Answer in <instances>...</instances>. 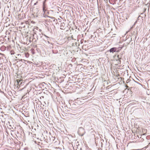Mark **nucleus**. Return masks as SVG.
<instances>
[{"mask_svg":"<svg viewBox=\"0 0 150 150\" xmlns=\"http://www.w3.org/2000/svg\"><path fill=\"white\" fill-rule=\"evenodd\" d=\"M16 80L17 83L16 84H17L20 86L21 84L22 81V79H16Z\"/></svg>","mask_w":150,"mask_h":150,"instance_id":"7ed1b4c3","label":"nucleus"},{"mask_svg":"<svg viewBox=\"0 0 150 150\" xmlns=\"http://www.w3.org/2000/svg\"><path fill=\"white\" fill-rule=\"evenodd\" d=\"M22 60L23 59H21V60H20V61H22Z\"/></svg>","mask_w":150,"mask_h":150,"instance_id":"1a4fd4ad","label":"nucleus"},{"mask_svg":"<svg viewBox=\"0 0 150 150\" xmlns=\"http://www.w3.org/2000/svg\"><path fill=\"white\" fill-rule=\"evenodd\" d=\"M46 7L44 5L43 7V10L44 12V13H45V11H46Z\"/></svg>","mask_w":150,"mask_h":150,"instance_id":"39448f33","label":"nucleus"},{"mask_svg":"<svg viewBox=\"0 0 150 150\" xmlns=\"http://www.w3.org/2000/svg\"><path fill=\"white\" fill-rule=\"evenodd\" d=\"M65 24L64 23H62L60 24V28L62 30H64L65 29Z\"/></svg>","mask_w":150,"mask_h":150,"instance_id":"20e7f679","label":"nucleus"},{"mask_svg":"<svg viewBox=\"0 0 150 150\" xmlns=\"http://www.w3.org/2000/svg\"><path fill=\"white\" fill-rule=\"evenodd\" d=\"M25 56L26 57L28 58L29 56V54L28 52H26L25 53Z\"/></svg>","mask_w":150,"mask_h":150,"instance_id":"423d86ee","label":"nucleus"},{"mask_svg":"<svg viewBox=\"0 0 150 150\" xmlns=\"http://www.w3.org/2000/svg\"><path fill=\"white\" fill-rule=\"evenodd\" d=\"M117 48L116 47H113L110 49V52L113 53L115 52H118V51L117 50Z\"/></svg>","mask_w":150,"mask_h":150,"instance_id":"f03ea898","label":"nucleus"},{"mask_svg":"<svg viewBox=\"0 0 150 150\" xmlns=\"http://www.w3.org/2000/svg\"><path fill=\"white\" fill-rule=\"evenodd\" d=\"M79 133L81 136H83L84 134V130L82 128L80 129L79 130Z\"/></svg>","mask_w":150,"mask_h":150,"instance_id":"f257e3e1","label":"nucleus"},{"mask_svg":"<svg viewBox=\"0 0 150 150\" xmlns=\"http://www.w3.org/2000/svg\"><path fill=\"white\" fill-rule=\"evenodd\" d=\"M118 62H119V63H120V61L119 60H118Z\"/></svg>","mask_w":150,"mask_h":150,"instance_id":"6e6552de","label":"nucleus"},{"mask_svg":"<svg viewBox=\"0 0 150 150\" xmlns=\"http://www.w3.org/2000/svg\"><path fill=\"white\" fill-rule=\"evenodd\" d=\"M135 150V149H133V150Z\"/></svg>","mask_w":150,"mask_h":150,"instance_id":"9b49d317","label":"nucleus"},{"mask_svg":"<svg viewBox=\"0 0 150 150\" xmlns=\"http://www.w3.org/2000/svg\"><path fill=\"white\" fill-rule=\"evenodd\" d=\"M20 55V54H18V55Z\"/></svg>","mask_w":150,"mask_h":150,"instance_id":"9d476101","label":"nucleus"},{"mask_svg":"<svg viewBox=\"0 0 150 150\" xmlns=\"http://www.w3.org/2000/svg\"><path fill=\"white\" fill-rule=\"evenodd\" d=\"M10 53L12 55L14 54L15 52L13 50H12L10 51Z\"/></svg>","mask_w":150,"mask_h":150,"instance_id":"0eeeda50","label":"nucleus"}]
</instances>
